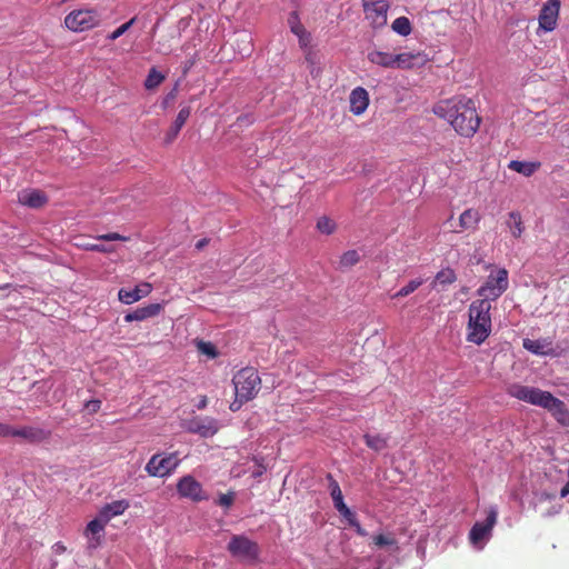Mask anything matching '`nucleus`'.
<instances>
[{
  "label": "nucleus",
  "mask_w": 569,
  "mask_h": 569,
  "mask_svg": "<svg viewBox=\"0 0 569 569\" xmlns=\"http://www.w3.org/2000/svg\"><path fill=\"white\" fill-rule=\"evenodd\" d=\"M508 286V271L505 268H499L487 277L483 284L478 288L477 295L480 299H487V302L491 303L507 291Z\"/></svg>",
  "instance_id": "5"
},
{
  "label": "nucleus",
  "mask_w": 569,
  "mask_h": 569,
  "mask_svg": "<svg viewBox=\"0 0 569 569\" xmlns=\"http://www.w3.org/2000/svg\"><path fill=\"white\" fill-rule=\"evenodd\" d=\"M191 67H192V63H189L188 66H186L183 73L186 74L188 72V69Z\"/></svg>",
  "instance_id": "53"
},
{
  "label": "nucleus",
  "mask_w": 569,
  "mask_h": 569,
  "mask_svg": "<svg viewBox=\"0 0 569 569\" xmlns=\"http://www.w3.org/2000/svg\"><path fill=\"white\" fill-rule=\"evenodd\" d=\"M391 28L395 32L403 37L409 36L412 31L411 22L407 17L397 18L392 22Z\"/></svg>",
  "instance_id": "30"
},
{
  "label": "nucleus",
  "mask_w": 569,
  "mask_h": 569,
  "mask_svg": "<svg viewBox=\"0 0 569 569\" xmlns=\"http://www.w3.org/2000/svg\"><path fill=\"white\" fill-rule=\"evenodd\" d=\"M180 460L177 453L167 456L153 455L146 465V471L151 477H166L169 476L179 465Z\"/></svg>",
  "instance_id": "8"
},
{
  "label": "nucleus",
  "mask_w": 569,
  "mask_h": 569,
  "mask_svg": "<svg viewBox=\"0 0 569 569\" xmlns=\"http://www.w3.org/2000/svg\"><path fill=\"white\" fill-rule=\"evenodd\" d=\"M97 239L102 240V241H127L128 240L127 237L121 236L118 232H109V233L100 234L97 237Z\"/></svg>",
  "instance_id": "42"
},
{
  "label": "nucleus",
  "mask_w": 569,
  "mask_h": 569,
  "mask_svg": "<svg viewBox=\"0 0 569 569\" xmlns=\"http://www.w3.org/2000/svg\"><path fill=\"white\" fill-rule=\"evenodd\" d=\"M19 201L23 206L30 208H40L47 202V197L43 194V192L33 190L19 196Z\"/></svg>",
  "instance_id": "24"
},
{
  "label": "nucleus",
  "mask_w": 569,
  "mask_h": 569,
  "mask_svg": "<svg viewBox=\"0 0 569 569\" xmlns=\"http://www.w3.org/2000/svg\"><path fill=\"white\" fill-rule=\"evenodd\" d=\"M101 407V401L100 400H90L86 403V408L90 411V412H97Z\"/></svg>",
  "instance_id": "46"
},
{
  "label": "nucleus",
  "mask_w": 569,
  "mask_h": 569,
  "mask_svg": "<svg viewBox=\"0 0 569 569\" xmlns=\"http://www.w3.org/2000/svg\"><path fill=\"white\" fill-rule=\"evenodd\" d=\"M190 113H191L190 107H183L180 109L173 124L166 133V137H164L166 144H170L174 141V139L178 137L181 128L184 126L188 118L190 117Z\"/></svg>",
  "instance_id": "21"
},
{
  "label": "nucleus",
  "mask_w": 569,
  "mask_h": 569,
  "mask_svg": "<svg viewBox=\"0 0 569 569\" xmlns=\"http://www.w3.org/2000/svg\"><path fill=\"white\" fill-rule=\"evenodd\" d=\"M163 80L164 76L161 72L157 71L156 68H151L147 76V79L144 80V87L147 90H152L159 87Z\"/></svg>",
  "instance_id": "32"
},
{
  "label": "nucleus",
  "mask_w": 569,
  "mask_h": 569,
  "mask_svg": "<svg viewBox=\"0 0 569 569\" xmlns=\"http://www.w3.org/2000/svg\"><path fill=\"white\" fill-rule=\"evenodd\" d=\"M350 111L355 116L362 114L369 106V94L362 87L355 88L350 93Z\"/></svg>",
  "instance_id": "17"
},
{
  "label": "nucleus",
  "mask_w": 569,
  "mask_h": 569,
  "mask_svg": "<svg viewBox=\"0 0 569 569\" xmlns=\"http://www.w3.org/2000/svg\"><path fill=\"white\" fill-rule=\"evenodd\" d=\"M206 406H207V399L204 397L201 399V401L199 402V405L197 407H198V409H203Z\"/></svg>",
  "instance_id": "48"
},
{
  "label": "nucleus",
  "mask_w": 569,
  "mask_h": 569,
  "mask_svg": "<svg viewBox=\"0 0 569 569\" xmlns=\"http://www.w3.org/2000/svg\"><path fill=\"white\" fill-rule=\"evenodd\" d=\"M228 551L232 557L253 562L259 558L260 548L256 541L248 537L234 535L228 543Z\"/></svg>",
  "instance_id": "7"
},
{
  "label": "nucleus",
  "mask_w": 569,
  "mask_h": 569,
  "mask_svg": "<svg viewBox=\"0 0 569 569\" xmlns=\"http://www.w3.org/2000/svg\"><path fill=\"white\" fill-rule=\"evenodd\" d=\"M234 395L243 400H252L261 389V378L253 367H244L238 370L233 378Z\"/></svg>",
  "instance_id": "4"
},
{
  "label": "nucleus",
  "mask_w": 569,
  "mask_h": 569,
  "mask_svg": "<svg viewBox=\"0 0 569 569\" xmlns=\"http://www.w3.org/2000/svg\"><path fill=\"white\" fill-rule=\"evenodd\" d=\"M177 491L180 497L189 499L193 502H200L208 499L202 485L192 476H183L177 482Z\"/></svg>",
  "instance_id": "10"
},
{
  "label": "nucleus",
  "mask_w": 569,
  "mask_h": 569,
  "mask_svg": "<svg viewBox=\"0 0 569 569\" xmlns=\"http://www.w3.org/2000/svg\"><path fill=\"white\" fill-rule=\"evenodd\" d=\"M13 426L0 422V437L9 438L12 437Z\"/></svg>",
  "instance_id": "44"
},
{
  "label": "nucleus",
  "mask_w": 569,
  "mask_h": 569,
  "mask_svg": "<svg viewBox=\"0 0 569 569\" xmlns=\"http://www.w3.org/2000/svg\"><path fill=\"white\" fill-rule=\"evenodd\" d=\"M423 283L422 279H413L393 295V298L407 297L416 291Z\"/></svg>",
  "instance_id": "34"
},
{
  "label": "nucleus",
  "mask_w": 569,
  "mask_h": 569,
  "mask_svg": "<svg viewBox=\"0 0 569 569\" xmlns=\"http://www.w3.org/2000/svg\"><path fill=\"white\" fill-rule=\"evenodd\" d=\"M560 11V0H548L539 13V27L545 31H552L557 27Z\"/></svg>",
  "instance_id": "12"
},
{
  "label": "nucleus",
  "mask_w": 569,
  "mask_h": 569,
  "mask_svg": "<svg viewBox=\"0 0 569 569\" xmlns=\"http://www.w3.org/2000/svg\"><path fill=\"white\" fill-rule=\"evenodd\" d=\"M498 512L495 508H490L483 522H476L470 532L469 540L472 545H478L488 538L497 522Z\"/></svg>",
  "instance_id": "11"
},
{
  "label": "nucleus",
  "mask_w": 569,
  "mask_h": 569,
  "mask_svg": "<svg viewBox=\"0 0 569 569\" xmlns=\"http://www.w3.org/2000/svg\"><path fill=\"white\" fill-rule=\"evenodd\" d=\"M433 112L447 120L457 133L468 138L477 132L481 122L475 102L467 97H453L439 101Z\"/></svg>",
  "instance_id": "1"
},
{
  "label": "nucleus",
  "mask_w": 569,
  "mask_h": 569,
  "mask_svg": "<svg viewBox=\"0 0 569 569\" xmlns=\"http://www.w3.org/2000/svg\"><path fill=\"white\" fill-rule=\"evenodd\" d=\"M134 21H136V18H131L128 22L121 24L114 31H112L108 36V38L110 40H116V39L120 38L123 33H126L130 29V27L134 23Z\"/></svg>",
  "instance_id": "39"
},
{
  "label": "nucleus",
  "mask_w": 569,
  "mask_h": 569,
  "mask_svg": "<svg viewBox=\"0 0 569 569\" xmlns=\"http://www.w3.org/2000/svg\"><path fill=\"white\" fill-rule=\"evenodd\" d=\"M568 495H569V481H567V483L560 490L561 498H565Z\"/></svg>",
  "instance_id": "47"
},
{
  "label": "nucleus",
  "mask_w": 569,
  "mask_h": 569,
  "mask_svg": "<svg viewBox=\"0 0 569 569\" xmlns=\"http://www.w3.org/2000/svg\"><path fill=\"white\" fill-rule=\"evenodd\" d=\"M360 260V256L356 250H349L345 252L340 258V264L345 268H350L357 264Z\"/></svg>",
  "instance_id": "35"
},
{
  "label": "nucleus",
  "mask_w": 569,
  "mask_h": 569,
  "mask_svg": "<svg viewBox=\"0 0 569 569\" xmlns=\"http://www.w3.org/2000/svg\"><path fill=\"white\" fill-rule=\"evenodd\" d=\"M457 280V274L453 269L445 268L436 274L435 283L441 286H448Z\"/></svg>",
  "instance_id": "31"
},
{
  "label": "nucleus",
  "mask_w": 569,
  "mask_h": 569,
  "mask_svg": "<svg viewBox=\"0 0 569 569\" xmlns=\"http://www.w3.org/2000/svg\"><path fill=\"white\" fill-rule=\"evenodd\" d=\"M288 23L290 24V29L292 33L298 37H301L305 33V28L299 21V17L297 12H292L288 19Z\"/></svg>",
  "instance_id": "36"
},
{
  "label": "nucleus",
  "mask_w": 569,
  "mask_h": 569,
  "mask_svg": "<svg viewBox=\"0 0 569 569\" xmlns=\"http://www.w3.org/2000/svg\"><path fill=\"white\" fill-rule=\"evenodd\" d=\"M366 19L373 28L387 24V13L390 4L387 0H361Z\"/></svg>",
  "instance_id": "9"
},
{
  "label": "nucleus",
  "mask_w": 569,
  "mask_h": 569,
  "mask_svg": "<svg viewBox=\"0 0 569 569\" xmlns=\"http://www.w3.org/2000/svg\"><path fill=\"white\" fill-rule=\"evenodd\" d=\"M151 290L152 286L149 282H143L130 290L121 288L118 292V298L124 305H132L149 296Z\"/></svg>",
  "instance_id": "15"
},
{
  "label": "nucleus",
  "mask_w": 569,
  "mask_h": 569,
  "mask_svg": "<svg viewBox=\"0 0 569 569\" xmlns=\"http://www.w3.org/2000/svg\"><path fill=\"white\" fill-rule=\"evenodd\" d=\"M481 220V214L477 209L468 208L459 216V229L455 232H462L466 230H476Z\"/></svg>",
  "instance_id": "19"
},
{
  "label": "nucleus",
  "mask_w": 569,
  "mask_h": 569,
  "mask_svg": "<svg viewBox=\"0 0 569 569\" xmlns=\"http://www.w3.org/2000/svg\"><path fill=\"white\" fill-rule=\"evenodd\" d=\"M191 67H192V63H189L188 66H186L183 73L186 74L188 72V69Z\"/></svg>",
  "instance_id": "52"
},
{
  "label": "nucleus",
  "mask_w": 569,
  "mask_h": 569,
  "mask_svg": "<svg viewBox=\"0 0 569 569\" xmlns=\"http://www.w3.org/2000/svg\"><path fill=\"white\" fill-rule=\"evenodd\" d=\"M107 522L102 521L99 515L87 525L86 535H92V539L89 542L90 547L96 548L101 543L100 533L104 531Z\"/></svg>",
  "instance_id": "22"
},
{
  "label": "nucleus",
  "mask_w": 569,
  "mask_h": 569,
  "mask_svg": "<svg viewBox=\"0 0 569 569\" xmlns=\"http://www.w3.org/2000/svg\"><path fill=\"white\" fill-rule=\"evenodd\" d=\"M206 244V239L198 242L197 247L202 248Z\"/></svg>",
  "instance_id": "50"
},
{
  "label": "nucleus",
  "mask_w": 569,
  "mask_h": 569,
  "mask_svg": "<svg viewBox=\"0 0 569 569\" xmlns=\"http://www.w3.org/2000/svg\"><path fill=\"white\" fill-rule=\"evenodd\" d=\"M100 16L93 9H78L64 18V26L73 32H83L98 26Z\"/></svg>",
  "instance_id": "6"
},
{
  "label": "nucleus",
  "mask_w": 569,
  "mask_h": 569,
  "mask_svg": "<svg viewBox=\"0 0 569 569\" xmlns=\"http://www.w3.org/2000/svg\"><path fill=\"white\" fill-rule=\"evenodd\" d=\"M317 230L323 234H332L337 229V223L329 217L322 216L317 221Z\"/></svg>",
  "instance_id": "33"
},
{
  "label": "nucleus",
  "mask_w": 569,
  "mask_h": 569,
  "mask_svg": "<svg viewBox=\"0 0 569 569\" xmlns=\"http://www.w3.org/2000/svg\"><path fill=\"white\" fill-rule=\"evenodd\" d=\"M51 436L49 430L34 426L13 427L12 438H21L30 443H40Z\"/></svg>",
  "instance_id": "13"
},
{
  "label": "nucleus",
  "mask_w": 569,
  "mask_h": 569,
  "mask_svg": "<svg viewBox=\"0 0 569 569\" xmlns=\"http://www.w3.org/2000/svg\"><path fill=\"white\" fill-rule=\"evenodd\" d=\"M373 543L377 546V547H387V546H397V540L395 539L393 536L391 535H377L373 537Z\"/></svg>",
  "instance_id": "38"
},
{
  "label": "nucleus",
  "mask_w": 569,
  "mask_h": 569,
  "mask_svg": "<svg viewBox=\"0 0 569 569\" xmlns=\"http://www.w3.org/2000/svg\"><path fill=\"white\" fill-rule=\"evenodd\" d=\"M162 310H163V305L150 303L148 306L137 308L136 310L128 312L124 316V321L126 322L143 321L146 319L157 317Z\"/></svg>",
  "instance_id": "16"
},
{
  "label": "nucleus",
  "mask_w": 569,
  "mask_h": 569,
  "mask_svg": "<svg viewBox=\"0 0 569 569\" xmlns=\"http://www.w3.org/2000/svg\"><path fill=\"white\" fill-rule=\"evenodd\" d=\"M81 247L84 248L86 250L104 252V253H110V252L114 251V247L99 244V243H86V244H81Z\"/></svg>",
  "instance_id": "40"
},
{
  "label": "nucleus",
  "mask_w": 569,
  "mask_h": 569,
  "mask_svg": "<svg viewBox=\"0 0 569 569\" xmlns=\"http://www.w3.org/2000/svg\"><path fill=\"white\" fill-rule=\"evenodd\" d=\"M523 347H525L527 350H529V351H531V352H533V353H539V352H540V351H539L540 346H539V342H538V341L530 340V339H525V340H523Z\"/></svg>",
  "instance_id": "43"
},
{
  "label": "nucleus",
  "mask_w": 569,
  "mask_h": 569,
  "mask_svg": "<svg viewBox=\"0 0 569 569\" xmlns=\"http://www.w3.org/2000/svg\"><path fill=\"white\" fill-rule=\"evenodd\" d=\"M54 547L57 552H63L66 550V547L61 543H57Z\"/></svg>",
  "instance_id": "49"
},
{
  "label": "nucleus",
  "mask_w": 569,
  "mask_h": 569,
  "mask_svg": "<svg viewBox=\"0 0 569 569\" xmlns=\"http://www.w3.org/2000/svg\"><path fill=\"white\" fill-rule=\"evenodd\" d=\"M191 67H192V63H189L188 66H186L183 73L186 74L188 72V69Z\"/></svg>",
  "instance_id": "51"
},
{
  "label": "nucleus",
  "mask_w": 569,
  "mask_h": 569,
  "mask_svg": "<svg viewBox=\"0 0 569 569\" xmlns=\"http://www.w3.org/2000/svg\"><path fill=\"white\" fill-rule=\"evenodd\" d=\"M507 226L509 227L515 238H520L525 230L521 214L517 211H512L509 213V220L507 221Z\"/></svg>",
  "instance_id": "28"
},
{
  "label": "nucleus",
  "mask_w": 569,
  "mask_h": 569,
  "mask_svg": "<svg viewBox=\"0 0 569 569\" xmlns=\"http://www.w3.org/2000/svg\"><path fill=\"white\" fill-rule=\"evenodd\" d=\"M368 60L383 68H395V54L373 50L368 53Z\"/></svg>",
  "instance_id": "26"
},
{
  "label": "nucleus",
  "mask_w": 569,
  "mask_h": 569,
  "mask_svg": "<svg viewBox=\"0 0 569 569\" xmlns=\"http://www.w3.org/2000/svg\"><path fill=\"white\" fill-rule=\"evenodd\" d=\"M188 430L192 433L208 438L219 430L218 421L211 417H197L189 421Z\"/></svg>",
  "instance_id": "14"
},
{
  "label": "nucleus",
  "mask_w": 569,
  "mask_h": 569,
  "mask_svg": "<svg viewBox=\"0 0 569 569\" xmlns=\"http://www.w3.org/2000/svg\"><path fill=\"white\" fill-rule=\"evenodd\" d=\"M129 501L122 499V500H114L110 503L104 505L99 510V516L104 522H109L113 517L122 515L128 508H129Z\"/></svg>",
  "instance_id": "20"
},
{
  "label": "nucleus",
  "mask_w": 569,
  "mask_h": 569,
  "mask_svg": "<svg viewBox=\"0 0 569 569\" xmlns=\"http://www.w3.org/2000/svg\"><path fill=\"white\" fill-rule=\"evenodd\" d=\"M508 168L523 174L525 177H530L540 168V163L512 160L509 162Z\"/></svg>",
  "instance_id": "27"
},
{
  "label": "nucleus",
  "mask_w": 569,
  "mask_h": 569,
  "mask_svg": "<svg viewBox=\"0 0 569 569\" xmlns=\"http://www.w3.org/2000/svg\"><path fill=\"white\" fill-rule=\"evenodd\" d=\"M507 393L526 403L543 408L562 426H569V410L566 403L556 398L551 392L537 387L521 383H512L507 388Z\"/></svg>",
  "instance_id": "2"
},
{
  "label": "nucleus",
  "mask_w": 569,
  "mask_h": 569,
  "mask_svg": "<svg viewBox=\"0 0 569 569\" xmlns=\"http://www.w3.org/2000/svg\"><path fill=\"white\" fill-rule=\"evenodd\" d=\"M234 396H236V398L230 405V410L233 412L238 411L243 403L249 401V400L241 399V397L239 395H234Z\"/></svg>",
  "instance_id": "45"
},
{
  "label": "nucleus",
  "mask_w": 569,
  "mask_h": 569,
  "mask_svg": "<svg viewBox=\"0 0 569 569\" xmlns=\"http://www.w3.org/2000/svg\"><path fill=\"white\" fill-rule=\"evenodd\" d=\"M327 480H328V488L330 491V497L332 499L333 507L336 508V510L346 507L347 505L345 503L343 495H342V491H341V488H340L338 481L332 477L331 473L327 475Z\"/></svg>",
  "instance_id": "23"
},
{
  "label": "nucleus",
  "mask_w": 569,
  "mask_h": 569,
  "mask_svg": "<svg viewBox=\"0 0 569 569\" xmlns=\"http://www.w3.org/2000/svg\"><path fill=\"white\" fill-rule=\"evenodd\" d=\"M363 440L366 445L375 451H381L388 447V438L381 435L366 433Z\"/></svg>",
  "instance_id": "29"
},
{
  "label": "nucleus",
  "mask_w": 569,
  "mask_h": 569,
  "mask_svg": "<svg viewBox=\"0 0 569 569\" xmlns=\"http://www.w3.org/2000/svg\"><path fill=\"white\" fill-rule=\"evenodd\" d=\"M197 349L199 352L210 358H216L218 356L217 348L211 342L200 340L197 342Z\"/></svg>",
  "instance_id": "37"
},
{
  "label": "nucleus",
  "mask_w": 569,
  "mask_h": 569,
  "mask_svg": "<svg viewBox=\"0 0 569 569\" xmlns=\"http://www.w3.org/2000/svg\"><path fill=\"white\" fill-rule=\"evenodd\" d=\"M427 60H428L427 56L421 53V52H417V53H411V52L398 53V54H395V68L410 69V68H413V67H418V66L425 64Z\"/></svg>",
  "instance_id": "18"
},
{
  "label": "nucleus",
  "mask_w": 569,
  "mask_h": 569,
  "mask_svg": "<svg viewBox=\"0 0 569 569\" xmlns=\"http://www.w3.org/2000/svg\"><path fill=\"white\" fill-rule=\"evenodd\" d=\"M337 511L347 521L348 526L355 529L357 535L360 537L368 536V532L361 527L357 515L348 506L338 509Z\"/></svg>",
  "instance_id": "25"
},
{
  "label": "nucleus",
  "mask_w": 569,
  "mask_h": 569,
  "mask_svg": "<svg viewBox=\"0 0 569 569\" xmlns=\"http://www.w3.org/2000/svg\"><path fill=\"white\" fill-rule=\"evenodd\" d=\"M491 303L487 299H477L469 305L467 322V341L482 345L492 331Z\"/></svg>",
  "instance_id": "3"
},
{
  "label": "nucleus",
  "mask_w": 569,
  "mask_h": 569,
  "mask_svg": "<svg viewBox=\"0 0 569 569\" xmlns=\"http://www.w3.org/2000/svg\"><path fill=\"white\" fill-rule=\"evenodd\" d=\"M234 501V492L229 491L227 493L220 495L218 499V505L224 508H230Z\"/></svg>",
  "instance_id": "41"
}]
</instances>
